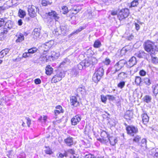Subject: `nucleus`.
Listing matches in <instances>:
<instances>
[{
	"mask_svg": "<svg viewBox=\"0 0 158 158\" xmlns=\"http://www.w3.org/2000/svg\"><path fill=\"white\" fill-rule=\"evenodd\" d=\"M97 75H99L100 76L102 77L104 74V70L102 67H100L95 69V73Z\"/></svg>",
	"mask_w": 158,
	"mask_h": 158,
	"instance_id": "18",
	"label": "nucleus"
},
{
	"mask_svg": "<svg viewBox=\"0 0 158 158\" xmlns=\"http://www.w3.org/2000/svg\"><path fill=\"white\" fill-rule=\"evenodd\" d=\"M45 153L51 155L53 153L52 150L48 146H45Z\"/></svg>",
	"mask_w": 158,
	"mask_h": 158,
	"instance_id": "37",
	"label": "nucleus"
},
{
	"mask_svg": "<svg viewBox=\"0 0 158 158\" xmlns=\"http://www.w3.org/2000/svg\"><path fill=\"white\" fill-rule=\"evenodd\" d=\"M67 7L66 6H63L62 7V13L64 14H66L68 12Z\"/></svg>",
	"mask_w": 158,
	"mask_h": 158,
	"instance_id": "43",
	"label": "nucleus"
},
{
	"mask_svg": "<svg viewBox=\"0 0 158 158\" xmlns=\"http://www.w3.org/2000/svg\"><path fill=\"white\" fill-rule=\"evenodd\" d=\"M5 55H6V54L3 50H2L0 52V58H2Z\"/></svg>",
	"mask_w": 158,
	"mask_h": 158,
	"instance_id": "61",
	"label": "nucleus"
},
{
	"mask_svg": "<svg viewBox=\"0 0 158 158\" xmlns=\"http://www.w3.org/2000/svg\"><path fill=\"white\" fill-rule=\"evenodd\" d=\"M56 156L58 158H63L64 157H67L68 155L66 151H65L64 154L59 153L56 154Z\"/></svg>",
	"mask_w": 158,
	"mask_h": 158,
	"instance_id": "30",
	"label": "nucleus"
},
{
	"mask_svg": "<svg viewBox=\"0 0 158 158\" xmlns=\"http://www.w3.org/2000/svg\"><path fill=\"white\" fill-rule=\"evenodd\" d=\"M135 56L139 58H145L146 57L147 54L144 51L140 50L136 52Z\"/></svg>",
	"mask_w": 158,
	"mask_h": 158,
	"instance_id": "16",
	"label": "nucleus"
},
{
	"mask_svg": "<svg viewBox=\"0 0 158 158\" xmlns=\"http://www.w3.org/2000/svg\"><path fill=\"white\" fill-rule=\"evenodd\" d=\"M10 6H8L6 4H4L2 6H0V13L3 12L6 9H8Z\"/></svg>",
	"mask_w": 158,
	"mask_h": 158,
	"instance_id": "31",
	"label": "nucleus"
},
{
	"mask_svg": "<svg viewBox=\"0 0 158 158\" xmlns=\"http://www.w3.org/2000/svg\"><path fill=\"white\" fill-rule=\"evenodd\" d=\"M18 14L19 16L21 18H23L26 15L25 12L21 9H19Z\"/></svg>",
	"mask_w": 158,
	"mask_h": 158,
	"instance_id": "39",
	"label": "nucleus"
},
{
	"mask_svg": "<svg viewBox=\"0 0 158 158\" xmlns=\"http://www.w3.org/2000/svg\"><path fill=\"white\" fill-rule=\"evenodd\" d=\"M70 103L71 105L77 107L79 105V102L77 100V98L75 96H72L70 98Z\"/></svg>",
	"mask_w": 158,
	"mask_h": 158,
	"instance_id": "11",
	"label": "nucleus"
},
{
	"mask_svg": "<svg viewBox=\"0 0 158 158\" xmlns=\"http://www.w3.org/2000/svg\"><path fill=\"white\" fill-rule=\"evenodd\" d=\"M66 152H67V153L68 152L72 154L73 155L72 156L73 158H76L77 157H78V156L77 157L74 155V154H75V151L73 149H69Z\"/></svg>",
	"mask_w": 158,
	"mask_h": 158,
	"instance_id": "44",
	"label": "nucleus"
},
{
	"mask_svg": "<svg viewBox=\"0 0 158 158\" xmlns=\"http://www.w3.org/2000/svg\"><path fill=\"white\" fill-rule=\"evenodd\" d=\"M65 75L64 72L60 71H58L56 72V73L54 75L52 79V83H56L61 80L62 78Z\"/></svg>",
	"mask_w": 158,
	"mask_h": 158,
	"instance_id": "4",
	"label": "nucleus"
},
{
	"mask_svg": "<svg viewBox=\"0 0 158 158\" xmlns=\"http://www.w3.org/2000/svg\"><path fill=\"white\" fill-rule=\"evenodd\" d=\"M39 10L37 7L34 6H29L28 7V11L30 16L31 18L35 17L37 15L36 13Z\"/></svg>",
	"mask_w": 158,
	"mask_h": 158,
	"instance_id": "6",
	"label": "nucleus"
},
{
	"mask_svg": "<svg viewBox=\"0 0 158 158\" xmlns=\"http://www.w3.org/2000/svg\"><path fill=\"white\" fill-rule=\"evenodd\" d=\"M101 136L103 140L107 141V139L109 138V135L107 132L104 131H102L101 133Z\"/></svg>",
	"mask_w": 158,
	"mask_h": 158,
	"instance_id": "22",
	"label": "nucleus"
},
{
	"mask_svg": "<svg viewBox=\"0 0 158 158\" xmlns=\"http://www.w3.org/2000/svg\"><path fill=\"white\" fill-rule=\"evenodd\" d=\"M129 14V11L128 9H123L119 11L118 17L120 20H122L127 18Z\"/></svg>",
	"mask_w": 158,
	"mask_h": 158,
	"instance_id": "5",
	"label": "nucleus"
},
{
	"mask_svg": "<svg viewBox=\"0 0 158 158\" xmlns=\"http://www.w3.org/2000/svg\"><path fill=\"white\" fill-rule=\"evenodd\" d=\"M119 65H120L122 68L123 67L124 65L127 63L126 61L124 60H121L118 62Z\"/></svg>",
	"mask_w": 158,
	"mask_h": 158,
	"instance_id": "45",
	"label": "nucleus"
},
{
	"mask_svg": "<svg viewBox=\"0 0 158 158\" xmlns=\"http://www.w3.org/2000/svg\"><path fill=\"white\" fill-rule=\"evenodd\" d=\"M101 99L102 102H105L106 101L107 99L106 97L103 95H102L101 96Z\"/></svg>",
	"mask_w": 158,
	"mask_h": 158,
	"instance_id": "64",
	"label": "nucleus"
},
{
	"mask_svg": "<svg viewBox=\"0 0 158 158\" xmlns=\"http://www.w3.org/2000/svg\"><path fill=\"white\" fill-rule=\"evenodd\" d=\"M60 30L61 33H59L58 31H56V32H57L58 35H65L68 34V32L69 31L68 26L65 25L60 26Z\"/></svg>",
	"mask_w": 158,
	"mask_h": 158,
	"instance_id": "7",
	"label": "nucleus"
},
{
	"mask_svg": "<svg viewBox=\"0 0 158 158\" xmlns=\"http://www.w3.org/2000/svg\"><path fill=\"white\" fill-rule=\"evenodd\" d=\"M75 67H77V69L78 70H81L85 68L83 64L82 63L81 64V62L77 64L76 66H75Z\"/></svg>",
	"mask_w": 158,
	"mask_h": 158,
	"instance_id": "50",
	"label": "nucleus"
},
{
	"mask_svg": "<svg viewBox=\"0 0 158 158\" xmlns=\"http://www.w3.org/2000/svg\"><path fill=\"white\" fill-rule=\"evenodd\" d=\"M152 57V62L155 64H158V58L157 57H154L152 54H150Z\"/></svg>",
	"mask_w": 158,
	"mask_h": 158,
	"instance_id": "36",
	"label": "nucleus"
},
{
	"mask_svg": "<svg viewBox=\"0 0 158 158\" xmlns=\"http://www.w3.org/2000/svg\"><path fill=\"white\" fill-rule=\"evenodd\" d=\"M53 69L50 65H47L45 69L46 73L48 75H50L52 73Z\"/></svg>",
	"mask_w": 158,
	"mask_h": 158,
	"instance_id": "25",
	"label": "nucleus"
},
{
	"mask_svg": "<svg viewBox=\"0 0 158 158\" xmlns=\"http://www.w3.org/2000/svg\"><path fill=\"white\" fill-rule=\"evenodd\" d=\"M81 116L77 115L73 117L71 119L72 124L73 125H77L81 120Z\"/></svg>",
	"mask_w": 158,
	"mask_h": 158,
	"instance_id": "10",
	"label": "nucleus"
},
{
	"mask_svg": "<svg viewBox=\"0 0 158 158\" xmlns=\"http://www.w3.org/2000/svg\"><path fill=\"white\" fill-rule=\"evenodd\" d=\"M50 48H51L54 44V42L53 40H51L48 42L45 43Z\"/></svg>",
	"mask_w": 158,
	"mask_h": 158,
	"instance_id": "48",
	"label": "nucleus"
},
{
	"mask_svg": "<svg viewBox=\"0 0 158 158\" xmlns=\"http://www.w3.org/2000/svg\"><path fill=\"white\" fill-rule=\"evenodd\" d=\"M5 55H6V54L3 50H2L0 52V58H2Z\"/></svg>",
	"mask_w": 158,
	"mask_h": 158,
	"instance_id": "62",
	"label": "nucleus"
},
{
	"mask_svg": "<svg viewBox=\"0 0 158 158\" xmlns=\"http://www.w3.org/2000/svg\"><path fill=\"white\" fill-rule=\"evenodd\" d=\"M101 43L100 41L99 40H96L94 42V47L96 48H100L101 46Z\"/></svg>",
	"mask_w": 158,
	"mask_h": 158,
	"instance_id": "33",
	"label": "nucleus"
},
{
	"mask_svg": "<svg viewBox=\"0 0 158 158\" xmlns=\"http://www.w3.org/2000/svg\"><path fill=\"white\" fill-rule=\"evenodd\" d=\"M136 63V58L134 56H133L128 61V64H127V67L131 68L135 65Z\"/></svg>",
	"mask_w": 158,
	"mask_h": 158,
	"instance_id": "15",
	"label": "nucleus"
},
{
	"mask_svg": "<svg viewBox=\"0 0 158 158\" xmlns=\"http://www.w3.org/2000/svg\"><path fill=\"white\" fill-rule=\"evenodd\" d=\"M56 108L57 109L56 110H59L60 112H61V113H63L64 112V110L62 109V106L60 105L57 106H56Z\"/></svg>",
	"mask_w": 158,
	"mask_h": 158,
	"instance_id": "55",
	"label": "nucleus"
},
{
	"mask_svg": "<svg viewBox=\"0 0 158 158\" xmlns=\"http://www.w3.org/2000/svg\"><path fill=\"white\" fill-rule=\"evenodd\" d=\"M37 50V49L36 48H31L29 49L28 51L30 53L33 54L36 52Z\"/></svg>",
	"mask_w": 158,
	"mask_h": 158,
	"instance_id": "51",
	"label": "nucleus"
},
{
	"mask_svg": "<svg viewBox=\"0 0 158 158\" xmlns=\"http://www.w3.org/2000/svg\"><path fill=\"white\" fill-rule=\"evenodd\" d=\"M152 89L154 95L156 96L158 94V84L152 85Z\"/></svg>",
	"mask_w": 158,
	"mask_h": 158,
	"instance_id": "27",
	"label": "nucleus"
},
{
	"mask_svg": "<svg viewBox=\"0 0 158 158\" xmlns=\"http://www.w3.org/2000/svg\"><path fill=\"white\" fill-rule=\"evenodd\" d=\"M69 60L68 58L65 59L62 62H61L60 64V67H62V66L65 65L67 63H69Z\"/></svg>",
	"mask_w": 158,
	"mask_h": 158,
	"instance_id": "49",
	"label": "nucleus"
},
{
	"mask_svg": "<svg viewBox=\"0 0 158 158\" xmlns=\"http://www.w3.org/2000/svg\"><path fill=\"white\" fill-rule=\"evenodd\" d=\"M126 129L127 134L132 136H134L139 132L137 127L132 125L127 126Z\"/></svg>",
	"mask_w": 158,
	"mask_h": 158,
	"instance_id": "3",
	"label": "nucleus"
},
{
	"mask_svg": "<svg viewBox=\"0 0 158 158\" xmlns=\"http://www.w3.org/2000/svg\"><path fill=\"white\" fill-rule=\"evenodd\" d=\"M81 6L79 5L75 6L70 10L71 14H76L81 10Z\"/></svg>",
	"mask_w": 158,
	"mask_h": 158,
	"instance_id": "12",
	"label": "nucleus"
},
{
	"mask_svg": "<svg viewBox=\"0 0 158 158\" xmlns=\"http://www.w3.org/2000/svg\"><path fill=\"white\" fill-rule=\"evenodd\" d=\"M5 19V18H0V27H2L4 24Z\"/></svg>",
	"mask_w": 158,
	"mask_h": 158,
	"instance_id": "59",
	"label": "nucleus"
},
{
	"mask_svg": "<svg viewBox=\"0 0 158 158\" xmlns=\"http://www.w3.org/2000/svg\"><path fill=\"white\" fill-rule=\"evenodd\" d=\"M124 118L127 120H131L132 118V113L131 111L129 110L127 111L124 115Z\"/></svg>",
	"mask_w": 158,
	"mask_h": 158,
	"instance_id": "19",
	"label": "nucleus"
},
{
	"mask_svg": "<svg viewBox=\"0 0 158 158\" xmlns=\"http://www.w3.org/2000/svg\"><path fill=\"white\" fill-rule=\"evenodd\" d=\"M141 136L139 135H136L134 136L133 141L136 143H138L141 139Z\"/></svg>",
	"mask_w": 158,
	"mask_h": 158,
	"instance_id": "38",
	"label": "nucleus"
},
{
	"mask_svg": "<svg viewBox=\"0 0 158 158\" xmlns=\"http://www.w3.org/2000/svg\"><path fill=\"white\" fill-rule=\"evenodd\" d=\"M144 45L145 50L150 54H154L156 51V47L154 43L150 40H147L145 42Z\"/></svg>",
	"mask_w": 158,
	"mask_h": 158,
	"instance_id": "2",
	"label": "nucleus"
},
{
	"mask_svg": "<svg viewBox=\"0 0 158 158\" xmlns=\"http://www.w3.org/2000/svg\"><path fill=\"white\" fill-rule=\"evenodd\" d=\"M25 119L27 120V124L28 127H29L31 124V120L28 117H26Z\"/></svg>",
	"mask_w": 158,
	"mask_h": 158,
	"instance_id": "56",
	"label": "nucleus"
},
{
	"mask_svg": "<svg viewBox=\"0 0 158 158\" xmlns=\"http://www.w3.org/2000/svg\"><path fill=\"white\" fill-rule=\"evenodd\" d=\"M102 77L94 73L93 75L92 80L94 82L97 83L100 81Z\"/></svg>",
	"mask_w": 158,
	"mask_h": 158,
	"instance_id": "24",
	"label": "nucleus"
},
{
	"mask_svg": "<svg viewBox=\"0 0 158 158\" xmlns=\"http://www.w3.org/2000/svg\"><path fill=\"white\" fill-rule=\"evenodd\" d=\"M122 68V67L117 62L114 65L113 70L112 71V73L113 74L117 72L121 69Z\"/></svg>",
	"mask_w": 158,
	"mask_h": 158,
	"instance_id": "20",
	"label": "nucleus"
},
{
	"mask_svg": "<svg viewBox=\"0 0 158 158\" xmlns=\"http://www.w3.org/2000/svg\"><path fill=\"white\" fill-rule=\"evenodd\" d=\"M5 55H6V54L3 50H2L0 52V58H2Z\"/></svg>",
	"mask_w": 158,
	"mask_h": 158,
	"instance_id": "60",
	"label": "nucleus"
},
{
	"mask_svg": "<svg viewBox=\"0 0 158 158\" xmlns=\"http://www.w3.org/2000/svg\"><path fill=\"white\" fill-rule=\"evenodd\" d=\"M13 23L10 20L8 21L5 24V27L10 30L13 27Z\"/></svg>",
	"mask_w": 158,
	"mask_h": 158,
	"instance_id": "26",
	"label": "nucleus"
},
{
	"mask_svg": "<svg viewBox=\"0 0 158 158\" xmlns=\"http://www.w3.org/2000/svg\"><path fill=\"white\" fill-rule=\"evenodd\" d=\"M144 82L147 85H149L151 84V82L149 78L145 77L143 79Z\"/></svg>",
	"mask_w": 158,
	"mask_h": 158,
	"instance_id": "46",
	"label": "nucleus"
},
{
	"mask_svg": "<svg viewBox=\"0 0 158 158\" xmlns=\"http://www.w3.org/2000/svg\"><path fill=\"white\" fill-rule=\"evenodd\" d=\"M102 77L94 73L93 75L92 80L94 82L97 83L100 81Z\"/></svg>",
	"mask_w": 158,
	"mask_h": 158,
	"instance_id": "23",
	"label": "nucleus"
},
{
	"mask_svg": "<svg viewBox=\"0 0 158 158\" xmlns=\"http://www.w3.org/2000/svg\"><path fill=\"white\" fill-rule=\"evenodd\" d=\"M125 82L121 81L117 85L118 87L122 89L123 88L125 85Z\"/></svg>",
	"mask_w": 158,
	"mask_h": 158,
	"instance_id": "47",
	"label": "nucleus"
},
{
	"mask_svg": "<svg viewBox=\"0 0 158 158\" xmlns=\"http://www.w3.org/2000/svg\"><path fill=\"white\" fill-rule=\"evenodd\" d=\"M111 62L110 60L108 58H106L104 61H103V63L106 65L109 64Z\"/></svg>",
	"mask_w": 158,
	"mask_h": 158,
	"instance_id": "52",
	"label": "nucleus"
},
{
	"mask_svg": "<svg viewBox=\"0 0 158 158\" xmlns=\"http://www.w3.org/2000/svg\"><path fill=\"white\" fill-rule=\"evenodd\" d=\"M146 72L143 70H141L139 72V74L141 76H144L146 75Z\"/></svg>",
	"mask_w": 158,
	"mask_h": 158,
	"instance_id": "57",
	"label": "nucleus"
},
{
	"mask_svg": "<svg viewBox=\"0 0 158 158\" xmlns=\"http://www.w3.org/2000/svg\"><path fill=\"white\" fill-rule=\"evenodd\" d=\"M138 4V1L137 0H135L133 1L131 4V6L132 7H135Z\"/></svg>",
	"mask_w": 158,
	"mask_h": 158,
	"instance_id": "54",
	"label": "nucleus"
},
{
	"mask_svg": "<svg viewBox=\"0 0 158 158\" xmlns=\"http://www.w3.org/2000/svg\"><path fill=\"white\" fill-rule=\"evenodd\" d=\"M154 157L155 158H158V149L155 150L154 152Z\"/></svg>",
	"mask_w": 158,
	"mask_h": 158,
	"instance_id": "63",
	"label": "nucleus"
},
{
	"mask_svg": "<svg viewBox=\"0 0 158 158\" xmlns=\"http://www.w3.org/2000/svg\"><path fill=\"white\" fill-rule=\"evenodd\" d=\"M141 117L142 118L143 123L144 124H146L148 122L149 120V117L148 115L146 112L143 111V113L141 115Z\"/></svg>",
	"mask_w": 158,
	"mask_h": 158,
	"instance_id": "13",
	"label": "nucleus"
},
{
	"mask_svg": "<svg viewBox=\"0 0 158 158\" xmlns=\"http://www.w3.org/2000/svg\"><path fill=\"white\" fill-rule=\"evenodd\" d=\"M106 96L108 98V99L110 100L113 101L115 98L113 95H108Z\"/></svg>",
	"mask_w": 158,
	"mask_h": 158,
	"instance_id": "58",
	"label": "nucleus"
},
{
	"mask_svg": "<svg viewBox=\"0 0 158 158\" xmlns=\"http://www.w3.org/2000/svg\"><path fill=\"white\" fill-rule=\"evenodd\" d=\"M82 63L83 64L85 68L89 66L90 64V63L88 60H85L82 61L81 62V64Z\"/></svg>",
	"mask_w": 158,
	"mask_h": 158,
	"instance_id": "41",
	"label": "nucleus"
},
{
	"mask_svg": "<svg viewBox=\"0 0 158 158\" xmlns=\"http://www.w3.org/2000/svg\"><path fill=\"white\" fill-rule=\"evenodd\" d=\"M74 139L69 136L64 139V142L66 145L69 147H71L74 144Z\"/></svg>",
	"mask_w": 158,
	"mask_h": 158,
	"instance_id": "9",
	"label": "nucleus"
},
{
	"mask_svg": "<svg viewBox=\"0 0 158 158\" xmlns=\"http://www.w3.org/2000/svg\"><path fill=\"white\" fill-rule=\"evenodd\" d=\"M147 140L145 139H143L141 140V146L143 147H146Z\"/></svg>",
	"mask_w": 158,
	"mask_h": 158,
	"instance_id": "53",
	"label": "nucleus"
},
{
	"mask_svg": "<svg viewBox=\"0 0 158 158\" xmlns=\"http://www.w3.org/2000/svg\"><path fill=\"white\" fill-rule=\"evenodd\" d=\"M85 91V87L83 86L79 87L77 89V92L78 93H80L81 94H84Z\"/></svg>",
	"mask_w": 158,
	"mask_h": 158,
	"instance_id": "29",
	"label": "nucleus"
},
{
	"mask_svg": "<svg viewBox=\"0 0 158 158\" xmlns=\"http://www.w3.org/2000/svg\"><path fill=\"white\" fill-rule=\"evenodd\" d=\"M48 14L51 18L54 19L56 21H57L59 19L58 15L54 11L52 10L51 12L48 13Z\"/></svg>",
	"mask_w": 158,
	"mask_h": 158,
	"instance_id": "17",
	"label": "nucleus"
},
{
	"mask_svg": "<svg viewBox=\"0 0 158 158\" xmlns=\"http://www.w3.org/2000/svg\"><path fill=\"white\" fill-rule=\"evenodd\" d=\"M42 5L44 6H46L51 5L52 2H50L48 0H42L41 1Z\"/></svg>",
	"mask_w": 158,
	"mask_h": 158,
	"instance_id": "34",
	"label": "nucleus"
},
{
	"mask_svg": "<svg viewBox=\"0 0 158 158\" xmlns=\"http://www.w3.org/2000/svg\"><path fill=\"white\" fill-rule=\"evenodd\" d=\"M142 81V79L140 77H135V82L137 85H139Z\"/></svg>",
	"mask_w": 158,
	"mask_h": 158,
	"instance_id": "35",
	"label": "nucleus"
},
{
	"mask_svg": "<svg viewBox=\"0 0 158 158\" xmlns=\"http://www.w3.org/2000/svg\"><path fill=\"white\" fill-rule=\"evenodd\" d=\"M71 73L73 76H76L79 73V71L75 66L72 69Z\"/></svg>",
	"mask_w": 158,
	"mask_h": 158,
	"instance_id": "32",
	"label": "nucleus"
},
{
	"mask_svg": "<svg viewBox=\"0 0 158 158\" xmlns=\"http://www.w3.org/2000/svg\"><path fill=\"white\" fill-rule=\"evenodd\" d=\"M42 47L44 48L43 49L44 52L46 51V53H48V51L50 48L48 46L47 44L46 43L42 45Z\"/></svg>",
	"mask_w": 158,
	"mask_h": 158,
	"instance_id": "42",
	"label": "nucleus"
},
{
	"mask_svg": "<svg viewBox=\"0 0 158 158\" xmlns=\"http://www.w3.org/2000/svg\"><path fill=\"white\" fill-rule=\"evenodd\" d=\"M48 54L49 53H46V51L43 52V54L40 56L41 60L46 62L49 61H51L56 59L58 56H56L57 54L54 51L52 52L51 55Z\"/></svg>",
	"mask_w": 158,
	"mask_h": 158,
	"instance_id": "1",
	"label": "nucleus"
},
{
	"mask_svg": "<svg viewBox=\"0 0 158 158\" xmlns=\"http://www.w3.org/2000/svg\"><path fill=\"white\" fill-rule=\"evenodd\" d=\"M109 140L111 145L114 146L117 143L118 140L116 137H109L107 139V141Z\"/></svg>",
	"mask_w": 158,
	"mask_h": 158,
	"instance_id": "21",
	"label": "nucleus"
},
{
	"mask_svg": "<svg viewBox=\"0 0 158 158\" xmlns=\"http://www.w3.org/2000/svg\"><path fill=\"white\" fill-rule=\"evenodd\" d=\"M127 77V74L124 72H121L118 75V78L120 79L125 78Z\"/></svg>",
	"mask_w": 158,
	"mask_h": 158,
	"instance_id": "40",
	"label": "nucleus"
},
{
	"mask_svg": "<svg viewBox=\"0 0 158 158\" xmlns=\"http://www.w3.org/2000/svg\"><path fill=\"white\" fill-rule=\"evenodd\" d=\"M41 29L40 28H35L32 32L33 37L34 39L37 38H40L42 35L40 32Z\"/></svg>",
	"mask_w": 158,
	"mask_h": 158,
	"instance_id": "8",
	"label": "nucleus"
},
{
	"mask_svg": "<svg viewBox=\"0 0 158 158\" xmlns=\"http://www.w3.org/2000/svg\"><path fill=\"white\" fill-rule=\"evenodd\" d=\"M143 101L146 103H148L151 102L152 97L149 95H146L143 98Z\"/></svg>",
	"mask_w": 158,
	"mask_h": 158,
	"instance_id": "28",
	"label": "nucleus"
},
{
	"mask_svg": "<svg viewBox=\"0 0 158 158\" xmlns=\"http://www.w3.org/2000/svg\"><path fill=\"white\" fill-rule=\"evenodd\" d=\"M17 37L15 42L17 43H20L23 41L24 40V37L23 34L21 33H18L16 35Z\"/></svg>",
	"mask_w": 158,
	"mask_h": 158,
	"instance_id": "14",
	"label": "nucleus"
}]
</instances>
